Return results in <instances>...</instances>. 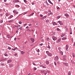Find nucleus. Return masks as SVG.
Instances as JSON below:
<instances>
[{"mask_svg": "<svg viewBox=\"0 0 75 75\" xmlns=\"http://www.w3.org/2000/svg\"><path fill=\"white\" fill-rule=\"evenodd\" d=\"M34 14V13H32L31 14H30V16H32V15H33V14Z\"/></svg>", "mask_w": 75, "mask_h": 75, "instance_id": "nucleus-35", "label": "nucleus"}, {"mask_svg": "<svg viewBox=\"0 0 75 75\" xmlns=\"http://www.w3.org/2000/svg\"><path fill=\"white\" fill-rule=\"evenodd\" d=\"M49 20H47L46 21V23H49Z\"/></svg>", "mask_w": 75, "mask_h": 75, "instance_id": "nucleus-34", "label": "nucleus"}, {"mask_svg": "<svg viewBox=\"0 0 75 75\" xmlns=\"http://www.w3.org/2000/svg\"><path fill=\"white\" fill-rule=\"evenodd\" d=\"M13 21V20H11L8 21L9 23H12Z\"/></svg>", "mask_w": 75, "mask_h": 75, "instance_id": "nucleus-17", "label": "nucleus"}, {"mask_svg": "<svg viewBox=\"0 0 75 75\" xmlns=\"http://www.w3.org/2000/svg\"><path fill=\"white\" fill-rule=\"evenodd\" d=\"M46 53L47 54L48 56H49V57H51L52 55V54L51 53H50L48 51H47L46 52Z\"/></svg>", "mask_w": 75, "mask_h": 75, "instance_id": "nucleus-2", "label": "nucleus"}, {"mask_svg": "<svg viewBox=\"0 0 75 75\" xmlns=\"http://www.w3.org/2000/svg\"><path fill=\"white\" fill-rule=\"evenodd\" d=\"M33 69H34V71H35V70H37V68H36V67H34Z\"/></svg>", "mask_w": 75, "mask_h": 75, "instance_id": "nucleus-31", "label": "nucleus"}, {"mask_svg": "<svg viewBox=\"0 0 75 75\" xmlns=\"http://www.w3.org/2000/svg\"><path fill=\"white\" fill-rule=\"evenodd\" d=\"M69 47V46H68V45H67L66 46V51H68V49Z\"/></svg>", "mask_w": 75, "mask_h": 75, "instance_id": "nucleus-7", "label": "nucleus"}, {"mask_svg": "<svg viewBox=\"0 0 75 75\" xmlns=\"http://www.w3.org/2000/svg\"><path fill=\"white\" fill-rule=\"evenodd\" d=\"M3 20H1V21H0V23H3Z\"/></svg>", "mask_w": 75, "mask_h": 75, "instance_id": "nucleus-37", "label": "nucleus"}, {"mask_svg": "<svg viewBox=\"0 0 75 75\" xmlns=\"http://www.w3.org/2000/svg\"><path fill=\"white\" fill-rule=\"evenodd\" d=\"M41 73H42V74H44L45 75H46L47 72V71L44 70V71H41Z\"/></svg>", "mask_w": 75, "mask_h": 75, "instance_id": "nucleus-1", "label": "nucleus"}, {"mask_svg": "<svg viewBox=\"0 0 75 75\" xmlns=\"http://www.w3.org/2000/svg\"><path fill=\"white\" fill-rule=\"evenodd\" d=\"M49 12H51V11L49 10Z\"/></svg>", "mask_w": 75, "mask_h": 75, "instance_id": "nucleus-62", "label": "nucleus"}, {"mask_svg": "<svg viewBox=\"0 0 75 75\" xmlns=\"http://www.w3.org/2000/svg\"><path fill=\"white\" fill-rule=\"evenodd\" d=\"M65 28H66L67 30H68V28H67V27H65Z\"/></svg>", "mask_w": 75, "mask_h": 75, "instance_id": "nucleus-55", "label": "nucleus"}, {"mask_svg": "<svg viewBox=\"0 0 75 75\" xmlns=\"http://www.w3.org/2000/svg\"><path fill=\"white\" fill-rule=\"evenodd\" d=\"M32 5H34V3L33 2L32 3Z\"/></svg>", "mask_w": 75, "mask_h": 75, "instance_id": "nucleus-54", "label": "nucleus"}, {"mask_svg": "<svg viewBox=\"0 0 75 75\" xmlns=\"http://www.w3.org/2000/svg\"><path fill=\"white\" fill-rule=\"evenodd\" d=\"M27 25V24H25L24 25L25 26Z\"/></svg>", "mask_w": 75, "mask_h": 75, "instance_id": "nucleus-59", "label": "nucleus"}, {"mask_svg": "<svg viewBox=\"0 0 75 75\" xmlns=\"http://www.w3.org/2000/svg\"><path fill=\"white\" fill-rule=\"evenodd\" d=\"M64 65H66V66H68V64L67 63H63Z\"/></svg>", "mask_w": 75, "mask_h": 75, "instance_id": "nucleus-8", "label": "nucleus"}, {"mask_svg": "<svg viewBox=\"0 0 75 75\" xmlns=\"http://www.w3.org/2000/svg\"><path fill=\"white\" fill-rule=\"evenodd\" d=\"M8 50H10L11 49V47H8Z\"/></svg>", "mask_w": 75, "mask_h": 75, "instance_id": "nucleus-33", "label": "nucleus"}, {"mask_svg": "<svg viewBox=\"0 0 75 75\" xmlns=\"http://www.w3.org/2000/svg\"><path fill=\"white\" fill-rule=\"evenodd\" d=\"M46 64H49V62L47 61H46Z\"/></svg>", "mask_w": 75, "mask_h": 75, "instance_id": "nucleus-24", "label": "nucleus"}, {"mask_svg": "<svg viewBox=\"0 0 75 75\" xmlns=\"http://www.w3.org/2000/svg\"><path fill=\"white\" fill-rule=\"evenodd\" d=\"M31 24H29L28 25L29 26H31Z\"/></svg>", "mask_w": 75, "mask_h": 75, "instance_id": "nucleus-46", "label": "nucleus"}, {"mask_svg": "<svg viewBox=\"0 0 75 75\" xmlns=\"http://www.w3.org/2000/svg\"><path fill=\"white\" fill-rule=\"evenodd\" d=\"M19 29H20V30H22V28H19Z\"/></svg>", "mask_w": 75, "mask_h": 75, "instance_id": "nucleus-48", "label": "nucleus"}, {"mask_svg": "<svg viewBox=\"0 0 75 75\" xmlns=\"http://www.w3.org/2000/svg\"><path fill=\"white\" fill-rule=\"evenodd\" d=\"M72 32L70 33V34H72Z\"/></svg>", "mask_w": 75, "mask_h": 75, "instance_id": "nucleus-61", "label": "nucleus"}, {"mask_svg": "<svg viewBox=\"0 0 75 75\" xmlns=\"http://www.w3.org/2000/svg\"><path fill=\"white\" fill-rule=\"evenodd\" d=\"M58 23H59L60 25H62L63 24L62 23V22H61L60 21H58Z\"/></svg>", "mask_w": 75, "mask_h": 75, "instance_id": "nucleus-10", "label": "nucleus"}, {"mask_svg": "<svg viewBox=\"0 0 75 75\" xmlns=\"http://www.w3.org/2000/svg\"><path fill=\"white\" fill-rule=\"evenodd\" d=\"M4 55H5V56H6V57H7V54H6V53H5L4 54Z\"/></svg>", "mask_w": 75, "mask_h": 75, "instance_id": "nucleus-32", "label": "nucleus"}, {"mask_svg": "<svg viewBox=\"0 0 75 75\" xmlns=\"http://www.w3.org/2000/svg\"><path fill=\"white\" fill-rule=\"evenodd\" d=\"M47 41H50V39L49 38H47Z\"/></svg>", "mask_w": 75, "mask_h": 75, "instance_id": "nucleus-27", "label": "nucleus"}, {"mask_svg": "<svg viewBox=\"0 0 75 75\" xmlns=\"http://www.w3.org/2000/svg\"><path fill=\"white\" fill-rule=\"evenodd\" d=\"M47 47L49 48V49H51V47H50V45H48V46H47Z\"/></svg>", "mask_w": 75, "mask_h": 75, "instance_id": "nucleus-25", "label": "nucleus"}, {"mask_svg": "<svg viewBox=\"0 0 75 75\" xmlns=\"http://www.w3.org/2000/svg\"><path fill=\"white\" fill-rule=\"evenodd\" d=\"M71 72L69 71L68 74V75H71Z\"/></svg>", "mask_w": 75, "mask_h": 75, "instance_id": "nucleus-22", "label": "nucleus"}, {"mask_svg": "<svg viewBox=\"0 0 75 75\" xmlns=\"http://www.w3.org/2000/svg\"><path fill=\"white\" fill-rule=\"evenodd\" d=\"M72 56L73 57H74V58L75 57V54H74V53H72Z\"/></svg>", "mask_w": 75, "mask_h": 75, "instance_id": "nucleus-23", "label": "nucleus"}, {"mask_svg": "<svg viewBox=\"0 0 75 75\" xmlns=\"http://www.w3.org/2000/svg\"><path fill=\"white\" fill-rule=\"evenodd\" d=\"M30 40L33 42H34V39L33 38H30Z\"/></svg>", "mask_w": 75, "mask_h": 75, "instance_id": "nucleus-9", "label": "nucleus"}, {"mask_svg": "<svg viewBox=\"0 0 75 75\" xmlns=\"http://www.w3.org/2000/svg\"><path fill=\"white\" fill-rule=\"evenodd\" d=\"M43 45V44L41 43V44H40V46H42Z\"/></svg>", "mask_w": 75, "mask_h": 75, "instance_id": "nucleus-43", "label": "nucleus"}, {"mask_svg": "<svg viewBox=\"0 0 75 75\" xmlns=\"http://www.w3.org/2000/svg\"><path fill=\"white\" fill-rule=\"evenodd\" d=\"M46 17H47V16H44L43 17V19H45V18H46Z\"/></svg>", "mask_w": 75, "mask_h": 75, "instance_id": "nucleus-29", "label": "nucleus"}, {"mask_svg": "<svg viewBox=\"0 0 75 75\" xmlns=\"http://www.w3.org/2000/svg\"><path fill=\"white\" fill-rule=\"evenodd\" d=\"M64 35H65L64 34H62L61 35V37H64Z\"/></svg>", "mask_w": 75, "mask_h": 75, "instance_id": "nucleus-36", "label": "nucleus"}, {"mask_svg": "<svg viewBox=\"0 0 75 75\" xmlns=\"http://www.w3.org/2000/svg\"><path fill=\"white\" fill-rule=\"evenodd\" d=\"M15 7H20V6L18 5H15Z\"/></svg>", "mask_w": 75, "mask_h": 75, "instance_id": "nucleus-26", "label": "nucleus"}, {"mask_svg": "<svg viewBox=\"0 0 75 75\" xmlns=\"http://www.w3.org/2000/svg\"><path fill=\"white\" fill-rule=\"evenodd\" d=\"M52 14V13H48V16H50V15H51Z\"/></svg>", "mask_w": 75, "mask_h": 75, "instance_id": "nucleus-21", "label": "nucleus"}, {"mask_svg": "<svg viewBox=\"0 0 75 75\" xmlns=\"http://www.w3.org/2000/svg\"><path fill=\"white\" fill-rule=\"evenodd\" d=\"M11 62V59H10L7 61V62H8V63H10Z\"/></svg>", "mask_w": 75, "mask_h": 75, "instance_id": "nucleus-16", "label": "nucleus"}, {"mask_svg": "<svg viewBox=\"0 0 75 75\" xmlns=\"http://www.w3.org/2000/svg\"><path fill=\"white\" fill-rule=\"evenodd\" d=\"M53 34H54V35H55V33H53Z\"/></svg>", "mask_w": 75, "mask_h": 75, "instance_id": "nucleus-64", "label": "nucleus"}, {"mask_svg": "<svg viewBox=\"0 0 75 75\" xmlns=\"http://www.w3.org/2000/svg\"><path fill=\"white\" fill-rule=\"evenodd\" d=\"M24 53H25V52H23V51H22L21 52V54H23Z\"/></svg>", "mask_w": 75, "mask_h": 75, "instance_id": "nucleus-19", "label": "nucleus"}, {"mask_svg": "<svg viewBox=\"0 0 75 75\" xmlns=\"http://www.w3.org/2000/svg\"><path fill=\"white\" fill-rule=\"evenodd\" d=\"M33 65H35V63H33Z\"/></svg>", "mask_w": 75, "mask_h": 75, "instance_id": "nucleus-56", "label": "nucleus"}, {"mask_svg": "<svg viewBox=\"0 0 75 75\" xmlns=\"http://www.w3.org/2000/svg\"><path fill=\"white\" fill-rule=\"evenodd\" d=\"M31 75V73H29V74H28V75Z\"/></svg>", "mask_w": 75, "mask_h": 75, "instance_id": "nucleus-58", "label": "nucleus"}, {"mask_svg": "<svg viewBox=\"0 0 75 75\" xmlns=\"http://www.w3.org/2000/svg\"><path fill=\"white\" fill-rule=\"evenodd\" d=\"M19 24H22V22H21V21H20V22L19 21Z\"/></svg>", "mask_w": 75, "mask_h": 75, "instance_id": "nucleus-30", "label": "nucleus"}, {"mask_svg": "<svg viewBox=\"0 0 75 75\" xmlns=\"http://www.w3.org/2000/svg\"><path fill=\"white\" fill-rule=\"evenodd\" d=\"M57 31H60V29H59L58 28H57Z\"/></svg>", "mask_w": 75, "mask_h": 75, "instance_id": "nucleus-39", "label": "nucleus"}, {"mask_svg": "<svg viewBox=\"0 0 75 75\" xmlns=\"http://www.w3.org/2000/svg\"><path fill=\"white\" fill-rule=\"evenodd\" d=\"M58 56H56L54 58V60H55V61H58Z\"/></svg>", "mask_w": 75, "mask_h": 75, "instance_id": "nucleus-3", "label": "nucleus"}, {"mask_svg": "<svg viewBox=\"0 0 75 75\" xmlns=\"http://www.w3.org/2000/svg\"><path fill=\"white\" fill-rule=\"evenodd\" d=\"M57 9H59V7H57Z\"/></svg>", "mask_w": 75, "mask_h": 75, "instance_id": "nucleus-49", "label": "nucleus"}, {"mask_svg": "<svg viewBox=\"0 0 75 75\" xmlns=\"http://www.w3.org/2000/svg\"><path fill=\"white\" fill-rule=\"evenodd\" d=\"M41 40L42 42H44V40L42 39Z\"/></svg>", "mask_w": 75, "mask_h": 75, "instance_id": "nucleus-47", "label": "nucleus"}, {"mask_svg": "<svg viewBox=\"0 0 75 75\" xmlns=\"http://www.w3.org/2000/svg\"><path fill=\"white\" fill-rule=\"evenodd\" d=\"M43 68H46L45 66H43Z\"/></svg>", "mask_w": 75, "mask_h": 75, "instance_id": "nucleus-45", "label": "nucleus"}, {"mask_svg": "<svg viewBox=\"0 0 75 75\" xmlns=\"http://www.w3.org/2000/svg\"><path fill=\"white\" fill-rule=\"evenodd\" d=\"M59 52H60V53L61 54V55H63V52H62L61 51H60Z\"/></svg>", "mask_w": 75, "mask_h": 75, "instance_id": "nucleus-13", "label": "nucleus"}, {"mask_svg": "<svg viewBox=\"0 0 75 75\" xmlns=\"http://www.w3.org/2000/svg\"><path fill=\"white\" fill-rule=\"evenodd\" d=\"M27 31H30V32H31V30H30L29 29H28Z\"/></svg>", "mask_w": 75, "mask_h": 75, "instance_id": "nucleus-42", "label": "nucleus"}, {"mask_svg": "<svg viewBox=\"0 0 75 75\" xmlns=\"http://www.w3.org/2000/svg\"><path fill=\"white\" fill-rule=\"evenodd\" d=\"M7 0H4V2H6L7 1Z\"/></svg>", "mask_w": 75, "mask_h": 75, "instance_id": "nucleus-50", "label": "nucleus"}, {"mask_svg": "<svg viewBox=\"0 0 75 75\" xmlns=\"http://www.w3.org/2000/svg\"><path fill=\"white\" fill-rule=\"evenodd\" d=\"M26 28H28V26H27L26 27Z\"/></svg>", "mask_w": 75, "mask_h": 75, "instance_id": "nucleus-53", "label": "nucleus"}, {"mask_svg": "<svg viewBox=\"0 0 75 75\" xmlns=\"http://www.w3.org/2000/svg\"><path fill=\"white\" fill-rule=\"evenodd\" d=\"M52 24L53 25H57V24L56 23V22H53L52 23Z\"/></svg>", "mask_w": 75, "mask_h": 75, "instance_id": "nucleus-15", "label": "nucleus"}, {"mask_svg": "<svg viewBox=\"0 0 75 75\" xmlns=\"http://www.w3.org/2000/svg\"><path fill=\"white\" fill-rule=\"evenodd\" d=\"M37 51L38 52H40V50L39 49H38Z\"/></svg>", "mask_w": 75, "mask_h": 75, "instance_id": "nucleus-41", "label": "nucleus"}, {"mask_svg": "<svg viewBox=\"0 0 75 75\" xmlns=\"http://www.w3.org/2000/svg\"><path fill=\"white\" fill-rule=\"evenodd\" d=\"M60 16H58L57 17V18H58V19H59V18H60Z\"/></svg>", "mask_w": 75, "mask_h": 75, "instance_id": "nucleus-38", "label": "nucleus"}, {"mask_svg": "<svg viewBox=\"0 0 75 75\" xmlns=\"http://www.w3.org/2000/svg\"><path fill=\"white\" fill-rule=\"evenodd\" d=\"M6 17H8V13H6Z\"/></svg>", "mask_w": 75, "mask_h": 75, "instance_id": "nucleus-28", "label": "nucleus"}, {"mask_svg": "<svg viewBox=\"0 0 75 75\" xmlns=\"http://www.w3.org/2000/svg\"><path fill=\"white\" fill-rule=\"evenodd\" d=\"M13 15H11L9 17L10 19L11 18H13Z\"/></svg>", "mask_w": 75, "mask_h": 75, "instance_id": "nucleus-20", "label": "nucleus"}, {"mask_svg": "<svg viewBox=\"0 0 75 75\" xmlns=\"http://www.w3.org/2000/svg\"><path fill=\"white\" fill-rule=\"evenodd\" d=\"M32 31H34V30H31Z\"/></svg>", "mask_w": 75, "mask_h": 75, "instance_id": "nucleus-63", "label": "nucleus"}, {"mask_svg": "<svg viewBox=\"0 0 75 75\" xmlns=\"http://www.w3.org/2000/svg\"><path fill=\"white\" fill-rule=\"evenodd\" d=\"M64 16L66 17H69V15L68 14H64Z\"/></svg>", "mask_w": 75, "mask_h": 75, "instance_id": "nucleus-12", "label": "nucleus"}, {"mask_svg": "<svg viewBox=\"0 0 75 75\" xmlns=\"http://www.w3.org/2000/svg\"><path fill=\"white\" fill-rule=\"evenodd\" d=\"M13 3H18V2H19V1L18 0H14L13 1Z\"/></svg>", "mask_w": 75, "mask_h": 75, "instance_id": "nucleus-6", "label": "nucleus"}, {"mask_svg": "<svg viewBox=\"0 0 75 75\" xmlns=\"http://www.w3.org/2000/svg\"><path fill=\"white\" fill-rule=\"evenodd\" d=\"M7 37L8 38H11V36H10V35H7Z\"/></svg>", "mask_w": 75, "mask_h": 75, "instance_id": "nucleus-18", "label": "nucleus"}, {"mask_svg": "<svg viewBox=\"0 0 75 75\" xmlns=\"http://www.w3.org/2000/svg\"><path fill=\"white\" fill-rule=\"evenodd\" d=\"M40 16L41 17H43V15L42 14H40Z\"/></svg>", "mask_w": 75, "mask_h": 75, "instance_id": "nucleus-40", "label": "nucleus"}, {"mask_svg": "<svg viewBox=\"0 0 75 75\" xmlns=\"http://www.w3.org/2000/svg\"><path fill=\"white\" fill-rule=\"evenodd\" d=\"M61 38H59L58 39V40L57 41V42H59L60 41H61Z\"/></svg>", "mask_w": 75, "mask_h": 75, "instance_id": "nucleus-11", "label": "nucleus"}, {"mask_svg": "<svg viewBox=\"0 0 75 75\" xmlns=\"http://www.w3.org/2000/svg\"><path fill=\"white\" fill-rule=\"evenodd\" d=\"M24 2H25V3H27V1H26V0H24Z\"/></svg>", "mask_w": 75, "mask_h": 75, "instance_id": "nucleus-44", "label": "nucleus"}, {"mask_svg": "<svg viewBox=\"0 0 75 75\" xmlns=\"http://www.w3.org/2000/svg\"><path fill=\"white\" fill-rule=\"evenodd\" d=\"M62 40H67V38H63L62 39Z\"/></svg>", "mask_w": 75, "mask_h": 75, "instance_id": "nucleus-14", "label": "nucleus"}, {"mask_svg": "<svg viewBox=\"0 0 75 75\" xmlns=\"http://www.w3.org/2000/svg\"><path fill=\"white\" fill-rule=\"evenodd\" d=\"M13 51H15L16 50V48H15L14 49H13Z\"/></svg>", "mask_w": 75, "mask_h": 75, "instance_id": "nucleus-60", "label": "nucleus"}, {"mask_svg": "<svg viewBox=\"0 0 75 75\" xmlns=\"http://www.w3.org/2000/svg\"><path fill=\"white\" fill-rule=\"evenodd\" d=\"M16 38H14V40L15 41H16Z\"/></svg>", "mask_w": 75, "mask_h": 75, "instance_id": "nucleus-57", "label": "nucleus"}, {"mask_svg": "<svg viewBox=\"0 0 75 75\" xmlns=\"http://www.w3.org/2000/svg\"><path fill=\"white\" fill-rule=\"evenodd\" d=\"M52 38L53 40H54V41H55V40H57V38H56V37H55L54 36H53L52 37Z\"/></svg>", "mask_w": 75, "mask_h": 75, "instance_id": "nucleus-4", "label": "nucleus"}, {"mask_svg": "<svg viewBox=\"0 0 75 75\" xmlns=\"http://www.w3.org/2000/svg\"><path fill=\"white\" fill-rule=\"evenodd\" d=\"M17 55V54H14V56H16V55Z\"/></svg>", "mask_w": 75, "mask_h": 75, "instance_id": "nucleus-51", "label": "nucleus"}, {"mask_svg": "<svg viewBox=\"0 0 75 75\" xmlns=\"http://www.w3.org/2000/svg\"><path fill=\"white\" fill-rule=\"evenodd\" d=\"M54 65H57V63H56L55 62H54Z\"/></svg>", "mask_w": 75, "mask_h": 75, "instance_id": "nucleus-52", "label": "nucleus"}, {"mask_svg": "<svg viewBox=\"0 0 75 75\" xmlns=\"http://www.w3.org/2000/svg\"><path fill=\"white\" fill-rule=\"evenodd\" d=\"M13 13H14V14H17L18 13V12L17 11H13Z\"/></svg>", "mask_w": 75, "mask_h": 75, "instance_id": "nucleus-5", "label": "nucleus"}]
</instances>
